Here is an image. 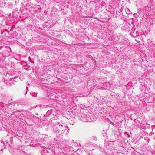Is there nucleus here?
I'll return each mask as SVG.
<instances>
[{
  "mask_svg": "<svg viewBox=\"0 0 155 155\" xmlns=\"http://www.w3.org/2000/svg\"><path fill=\"white\" fill-rule=\"evenodd\" d=\"M68 126L65 125V124H61L57 122L54 125V130L55 132L61 134L64 133L66 128H68Z\"/></svg>",
  "mask_w": 155,
  "mask_h": 155,
  "instance_id": "1",
  "label": "nucleus"
},
{
  "mask_svg": "<svg viewBox=\"0 0 155 155\" xmlns=\"http://www.w3.org/2000/svg\"><path fill=\"white\" fill-rule=\"evenodd\" d=\"M147 43L150 47H153L154 46H155V42H153L150 39L147 40Z\"/></svg>",
  "mask_w": 155,
  "mask_h": 155,
  "instance_id": "2",
  "label": "nucleus"
},
{
  "mask_svg": "<svg viewBox=\"0 0 155 155\" xmlns=\"http://www.w3.org/2000/svg\"><path fill=\"white\" fill-rule=\"evenodd\" d=\"M145 10L147 12H150L151 11V8L150 5H148L145 7Z\"/></svg>",
  "mask_w": 155,
  "mask_h": 155,
  "instance_id": "3",
  "label": "nucleus"
},
{
  "mask_svg": "<svg viewBox=\"0 0 155 155\" xmlns=\"http://www.w3.org/2000/svg\"><path fill=\"white\" fill-rule=\"evenodd\" d=\"M125 10L126 13L128 14H130L131 13V11H130V10L127 8H125Z\"/></svg>",
  "mask_w": 155,
  "mask_h": 155,
  "instance_id": "4",
  "label": "nucleus"
},
{
  "mask_svg": "<svg viewBox=\"0 0 155 155\" xmlns=\"http://www.w3.org/2000/svg\"><path fill=\"white\" fill-rule=\"evenodd\" d=\"M136 15H137V14H134V17H136Z\"/></svg>",
  "mask_w": 155,
  "mask_h": 155,
  "instance_id": "5",
  "label": "nucleus"
},
{
  "mask_svg": "<svg viewBox=\"0 0 155 155\" xmlns=\"http://www.w3.org/2000/svg\"><path fill=\"white\" fill-rule=\"evenodd\" d=\"M136 15H137V14H134V17H136Z\"/></svg>",
  "mask_w": 155,
  "mask_h": 155,
  "instance_id": "6",
  "label": "nucleus"
},
{
  "mask_svg": "<svg viewBox=\"0 0 155 155\" xmlns=\"http://www.w3.org/2000/svg\"><path fill=\"white\" fill-rule=\"evenodd\" d=\"M94 139L95 140H97V138H96V137H94Z\"/></svg>",
  "mask_w": 155,
  "mask_h": 155,
  "instance_id": "7",
  "label": "nucleus"
},
{
  "mask_svg": "<svg viewBox=\"0 0 155 155\" xmlns=\"http://www.w3.org/2000/svg\"><path fill=\"white\" fill-rule=\"evenodd\" d=\"M26 88L27 89H28V87H26Z\"/></svg>",
  "mask_w": 155,
  "mask_h": 155,
  "instance_id": "8",
  "label": "nucleus"
},
{
  "mask_svg": "<svg viewBox=\"0 0 155 155\" xmlns=\"http://www.w3.org/2000/svg\"><path fill=\"white\" fill-rule=\"evenodd\" d=\"M28 85H29V84L28 83Z\"/></svg>",
  "mask_w": 155,
  "mask_h": 155,
  "instance_id": "9",
  "label": "nucleus"
},
{
  "mask_svg": "<svg viewBox=\"0 0 155 155\" xmlns=\"http://www.w3.org/2000/svg\"><path fill=\"white\" fill-rule=\"evenodd\" d=\"M143 86H142V87H143Z\"/></svg>",
  "mask_w": 155,
  "mask_h": 155,
  "instance_id": "10",
  "label": "nucleus"
}]
</instances>
